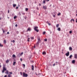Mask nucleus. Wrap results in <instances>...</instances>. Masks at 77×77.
Here are the masks:
<instances>
[{
  "label": "nucleus",
  "mask_w": 77,
  "mask_h": 77,
  "mask_svg": "<svg viewBox=\"0 0 77 77\" xmlns=\"http://www.w3.org/2000/svg\"><path fill=\"white\" fill-rule=\"evenodd\" d=\"M34 28L35 31H36L37 32H39V29H38V27L34 26Z\"/></svg>",
  "instance_id": "f257e3e1"
},
{
  "label": "nucleus",
  "mask_w": 77,
  "mask_h": 77,
  "mask_svg": "<svg viewBox=\"0 0 77 77\" xmlns=\"http://www.w3.org/2000/svg\"><path fill=\"white\" fill-rule=\"evenodd\" d=\"M23 77H27L28 76V75L27 74H26L25 72H23Z\"/></svg>",
  "instance_id": "f03ea898"
},
{
  "label": "nucleus",
  "mask_w": 77,
  "mask_h": 77,
  "mask_svg": "<svg viewBox=\"0 0 77 77\" xmlns=\"http://www.w3.org/2000/svg\"><path fill=\"white\" fill-rule=\"evenodd\" d=\"M5 71H6V68L5 67V66H4L3 67V69L2 71V72H4Z\"/></svg>",
  "instance_id": "7ed1b4c3"
},
{
  "label": "nucleus",
  "mask_w": 77,
  "mask_h": 77,
  "mask_svg": "<svg viewBox=\"0 0 77 77\" xmlns=\"http://www.w3.org/2000/svg\"><path fill=\"white\" fill-rule=\"evenodd\" d=\"M38 42L37 43V44H39V42H40L41 41V40H40V38H38Z\"/></svg>",
  "instance_id": "20e7f679"
},
{
  "label": "nucleus",
  "mask_w": 77,
  "mask_h": 77,
  "mask_svg": "<svg viewBox=\"0 0 77 77\" xmlns=\"http://www.w3.org/2000/svg\"><path fill=\"white\" fill-rule=\"evenodd\" d=\"M49 0H43V3H44V4L45 3V2H46H46H49Z\"/></svg>",
  "instance_id": "39448f33"
},
{
  "label": "nucleus",
  "mask_w": 77,
  "mask_h": 77,
  "mask_svg": "<svg viewBox=\"0 0 77 77\" xmlns=\"http://www.w3.org/2000/svg\"><path fill=\"white\" fill-rule=\"evenodd\" d=\"M69 52H68L66 54V56H69Z\"/></svg>",
  "instance_id": "423d86ee"
},
{
  "label": "nucleus",
  "mask_w": 77,
  "mask_h": 77,
  "mask_svg": "<svg viewBox=\"0 0 77 77\" xmlns=\"http://www.w3.org/2000/svg\"><path fill=\"white\" fill-rule=\"evenodd\" d=\"M74 57L75 59H77V54H74Z\"/></svg>",
  "instance_id": "0eeeda50"
},
{
  "label": "nucleus",
  "mask_w": 77,
  "mask_h": 77,
  "mask_svg": "<svg viewBox=\"0 0 77 77\" xmlns=\"http://www.w3.org/2000/svg\"><path fill=\"white\" fill-rule=\"evenodd\" d=\"M43 9H45H45H47V6H43Z\"/></svg>",
  "instance_id": "6e6552de"
},
{
  "label": "nucleus",
  "mask_w": 77,
  "mask_h": 77,
  "mask_svg": "<svg viewBox=\"0 0 77 77\" xmlns=\"http://www.w3.org/2000/svg\"><path fill=\"white\" fill-rule=\"evenodd\" d=\"M5 73L7 74H9V71L8 70H6V72H5Z\"/></svg>",
  "instance_id": "1a4fd4ad"
},
{
  "label": "nucleus",
  "mask_w": 77,
  "mask_h": 77,
  "mask_svg": "<svg viewBox=\"0 0 77 77\" xmlns=\"http://www.w3.org/2000/svg\"><path fill=\"white\" fill-rule=\"evenodd\" d=\"M42 54H43V55H44V54L45 55V54H46V52H42Z\"/></svg>",
  "instance_id": "9d476101"
},
{
  "label": "nucleus",
  "mask_w": 77,
  "mask_h": 77,
  "mask_svg": "<svg viewBox=\"0 0 77 77\" xmlns=\"http://www.w3.org/2000/svg\"><path fill=\"white\" fill-rule=\"evenodd\" d=\"M59 24H57L56 25V26L57 28L59 27Z\"/></svg>",
  "instance_id": "9b49d317"
},
{
  "label": "nucleus",
  "mask_w": 77,
  "mask_h": 77,
  "mask_svg": "<svg viewBox=\"0 0 77 77\" xmlns=\"http://www.w3.org/2000/svg\"><path fill=\"white\" fill-rule=\"evenodd\" d=\"M13 5L14 8H15V7L17 6V5L16 4H13Z\"/></svg>",
  "instance_id": "f8f14e48"
},
{
  "label": "nucleus",
  "mask_w": 77,
  "mask_h": 77,
  "mask_svg": "<svg viewBox=\"0 0 77 77\" xmlns=\"http://www.w3.org/2000/svg\"><path fill=\"white\" fill-rule=\"evenodd\" d=\"M69 50L70 51L72 50V48L71 47H70L69 48Z\"/></svg>",
  "instance_id": "ddd939ff"
},
{
  "label": "nucleus",
  "mask_w": 77,
  "mask_h": 77,
  "mask_svg": "<svg viewBox=\"0 0 77 77\" xmlns=\"http://www.w3.org/2000/svg\"><path fill=\"white\" fill-rule=\"evenodd\" d=\"M32 70H34V66L33 65L32 66Z\"/></svg>",
  "instance_id": "4468645a"
},
{
  "label": "nucleus",
  "mask_w": 77,
  "mask_h": 77,
  "mask_svg": "<svg viewBox=\"0 0 77 77\" xmlns=\"http://www.w3.org/2000/svg\"><path fill=\"white\" fill-rule=\"evenodd\" d=\"M9 62V60H7L6 61V63H8V62Z\"/></svg>",
  "instance_id": "2eb2a0df"
},
{
  "label": "nucleus",
  "mask_w": 77,
  "mask_h": 77,
  "mask_svg": "<svg viewBox=\"0 0 77 77\" xmlns=\"http://www.w3.org/2000/svg\"><path fill=\"white\" fill-rule=\"evenodd\" d=\"M72 21H73L74 22V19H71V20H70V22H71V23H72Z\"/></svg>",
  "instance_id": "dca6fc26"
},
{
  "label": "nucleus",
  "mask_w": 77,
  "mask_h": 77,
  "mask_svg": "<svg viewBox=\"0 0 77 77\" xmlns=\"http://www.w3.org/2000/svg\"><path fill=\"white\" fill-rule=\"evenodd\" d=\"M60 28L59 27L58 28V31H60Z\"/></svg>",
  "instance_id": "f3484780"
},
{
  "label": "nucleus",
  "mask_w": 77,
  "mask_h": 77,
  "mask_svg": "<svg viewBox=\"0 0 77 77\" xmlns=\"http://www.w3.org/2000/svg\"><path fill=\"white\" fill-rule=\"evenodd\" d=\"M75 60H73L72 62V63H75Z\"/></svg>",
  "instance_id": "a211bd4d"
},
{
  "label": "nucleus",
  "mask_w": 77,
  "mask_h": 77,
  "mask_svg": "<svg viewBox=\"0 0 77 77\" xmlns=\"http://www.w3.org/2000/svg\"><path fill=\"white\" fill-rule=\"evenodd\" d=\"M17 17V16H15L14 17V19H16Z\"/></svg>",
  "instance_id": "6ab92c4d"
},
{
  "label": "nucleus",
  "mask_w": 77,
  "mask_h": 77,
  "mask_svg": "<svg viewBox=\"0 0 77 77\" xmlns=\"http://www.w3.org/2000/svg\"><path fill=\"white\" fill-rule=\"evenodd\" d=\"M16 63V62L15 61L13 63V65H14V66L15 65Z\"/></svg>",
  "instance_id": "aec40b11"
},
{
  "label": "nucleus",
  "mask_w": 77,
  "mask_h": 77,
  "mask_svg": "<svg viewBox=\"0 0 77 77\" xmlns=\"http://www.w3.org/2000/svg\"><path fill=\"white\" fill-rule=\"evenodd\" d=\"M4 42L5 43V44H6V39H5L4 41Z\"/></svg>",
  "instance_id": "412c9836"
},
{
  "label": "nucleus",
  "mask_w": 77,
  "mask_h": 77,
  "mask_svg": "<svg viewBox=\"0 0 77 77\" xmlns=\"http://www.w3.org/2000/svg\"><path fill=\"white\" fill-rule=\"evenodd\" d=\"M72 55H70V56H69V58H70V59H71V58H72Z\"/></svg>",
  "instance_id": "4be33fe9"
},
{
  "label": "nucleus",
  "mask_w": 77,
  "mask_h": 77,
  "mask_svg": "<svg viewBox=\"0 0 77 77\" xmlns=\"http://www.w3.org/2000/svg\"><path fill=\"white\" fill-rule=\"evenodd\" d=\"M28 8H26L25 9V11H26V12H27L28 11Z\"/></svg>",
  "instance_id": "5701e85b"
},
{
  "label": "nucleus",
  "mask_w": 77,
  "mask_h": 77,
  "mask_svg": "<svg viewBox=\"0 0 77 77\" xmlns=\"http://www.w3.org/2000/svg\"><path fill=\"white\" fill-rule=\"evenodd\" d=\"M12 57H15L16 56L14 54H13L12 55Z\"/></svg>",
  "instance_id": "b1692460"
},
{
  "label": "nucleus",
  "mask_w": 77,
  "mask_h": 77,
  "mask_svg": "<svg viewBox=\"0 0 77 77\" xmlns=\"http://www.w3.org/2000/svg\"><path fill=\"white\" fill-rule=\"evenodd\" d=\"M8 77H11V74H8Z\"/></svg>",
  "instance_id": "393cba45"
},
{
  "label": "nucleus",
  "mask_w": 77,
  "mask_h": 77,
  "mask_svg": "<svg viewBox=\"0 0 77 77\" xmlns=\"http://www.w3.org/2000/svg\"><path fill=\"white\" fill-rule=\"evenodd\" d=\"M0 47H3V45L2 44H0Z\"/></svg>",
  "instance_id": "a878e982"
},
{
  "label": "nucleus",
  "mask_w": 77,
  "mask_h": 77,
  "mask_svg": "<svg viewBox=\"0 0 77 77\" xmlns=\"http://www.w3.org/2000/svg\"><path fill=\"white\" fill-rule=\"evenodd\" d=\"M57 15L58 16H59V15H61V14H60V13H59L57 14Z\"/></svg>",
  "instance_id": "bb28decb"
},
{
  "label": "nucleus",
  "mask_w": 77,
  "mask_h": 77,
  "mask_svg": "<svg viewBox=\"0 0 77 77\" xmlns=\"http://www.w3.org/2000/svg\"><path fill=\"white\" fill-rule=\"evenodd\" d=\"M32 39H34V37H31Z\"/></svg>",
  "instance_id": "cd10ccee"
},
{
  "label": "nucleus",
  "mask_w": 77,
  "mask_h": 77,
  "mask_svg": "<svg viewBox=\"0 0 77 77\" xmlns=\"http://www.w3.org/2000/svg\"><path fill=\"white\" fill-rule=\"evenodd\" d=\"M23 67L24 68V67H25V66H26L25 64H23Z\"/></svg>",
  "instance_id": "c85d7f7f"
},
{
  "label": "nucleus",
  "mask_w": 77,
  "mask_h": 77,
  "mask_svg": "<svg viewBox=\"0 0 77 77\" xmlns=\"http://www.w3.org/2000/svg\"><path fill=\"white\" fill-rule=\"evenodd\" d=\"M31 30L30 29V28H29L28 29V31H30Z\"/></svg>",
  "instance_id": "c756f323"
},
{
  "label": "nucleus",
  "mask_w": 77,
  "mask_h": 77,
  "mask_svg": "<svg viewBox=\"0 0 77 77\" xmlns=\"http://www.w3.org/2000/svg\"><path fill=\"white\" fill-rule=\"evenodd\" d=\"M45 33H46V32H43V35H44V34H45Z\"/></svg>",
  "instance_id": "7c9ffc66"
},
{
  "label": "nucleus",
  "mask_w": 77,
  "mask_h": 77,
  "mask_svg": "<svg viewBox=\"0 0 77 77\" xmlns=\"http://www.w3.org/2000/svg\"><path fill=\"white\" fill-rule=\"evenodd\" d=\"M69 33L70 34L72 33V31H69Z\"/></svg>",
  "instance_id": "2f4dec72"
},
{
  "label": "nucleus",
  "mask_w": 77,
  "mask_h": 77,
  "mask_svg": "<svg viewBox=\"0 0 77 77\" xmlns=\"http://www.w3.org/2000/svg\"><path fill=\"white\" fill-rule=\"evenodd\" d=\"M45 41H47V39L46 38V39H45Z\"/></svg>",
  "instance_id": "473e14b6"
},
{
  "label": "nucleus",
  "mask_w": 77,
  "mask_h": 77,
  "mask_svg": "<svg viewBox=\"0 0 77 77\" xmlns=\"http://www.w3.org/2000/svg\"><path fill=\"white\" fill-rule=\"evenodd\" d=\"M23 52H22V53H21V54H20V56H21V55H22V54H23Z\"/></svg>",
  "instance_id": "72a5a7b5"
},
{
  "label": "nucleus",
  "mask_w": 77,
  "mask_h": 77,
  "mask_svg": "<svg viewBox=\"0 0 77 77\" xmlns=\"http://www.w3.org/2000/svg\"><path fill=\"white\" fill-rule=\"evenodd\" d=\"M28 42H29V39H30V38H28Z\"/></svg>",
  "instance_id": "f704fd0d"
},
{
  "label": "nucleus",
  "mask_w": 77,
  "mask_h": 77,
  "mask_svg": "<svg viewBox=\"0 0 77 77\" xmlns=\"http://www.w3.org/2000/svg\"><path fill=\"white\" fill-rule=\"evenodd\" d=\"M55 15H56V14L53 15V17H56Z\"/></svg>",
  "instance_id": "c9c22d12"
},
{
  "label": "nucleus",
  "mask_w": 77,
  "mask_h": 77,
  "mask_svg": "<svg viewBox=\"0 0 77 77\" xmlns=\"http://www.w3.org/2000/svg\"><path fill=\"white\" fill-rule=\"evenodd\" d=\"M10 74H12V72H9Z\"/></svg>",
  "instance_id": "e433bc0d"
},
{
  "label": "nucleus",
  "mask_w": 77,
  "mask_h": 77,
  "mask_svg": "<svg viewBox=\"0 0 77 77\" xmlns=\"http://www.w3.org/2000/svg\"><path fill=\"white\" fill-rule=\"evenodd\" d=\"M46 23H47V24H48L49 23V22H48V21H47V22H46Z\"/></svg>",
  "instance_id": "4c0bfd02"
},
{
  "label": "nucleus",
  "mask_w": 77,
  "mask_h": 77,
  "mask_svg": "<svg viewBox=\"0 0 77 77\" xmlns=\"http://www.w3.org/2000/svg\"><path fill=\"white\" fill-rule=\"evenodd\" d=\"M48 24L49 26H51V24H50V23H48Z\"/></svg>",
  "instance_id": "58836bf2"
},
{
  "label": "nucleus",
  "mask_w": 77,
  "mask_h": 77,
  "mask_svg": "<svg viewBox=\"0 0 77 77\" xmlns=\"http://www.w3.org/2000/svg\"><path fill=\"white\" fill-rule=\"evenodd\" d=\"M58 62H56V65H57V63H58Z\"/></svg>",
  "instance_id": "ea45409f"
},
{
  "label": "nucleus",
  "mask_w": 77,
  "mask_h": 77,
  "mask_svg": "<svg viewBox=\"0 0 77 77\" xmlns=\"http://www.w3.org/2000/svg\"><path fill=\"white\" fill-rule=\"evenodd\" d=\"M55 63H54L53 65V66H55Z\"/></svg>",
  "instance_id": "a19ab883"
},
{
  "label": "nucleus",
  "mask_w": 77,
  "mask_h": 77,
  "mask_svg": "<svg viewBox=\"0 0 77 77\" xmlns=\"http://www.w3.org/2000/svg\"><path fill=\"white\" fill-rule=\"evenodd\" d=\"M20 74L21 75H22V74H23V73H22V72H20Z\"/></svg>",
  "instance_id": "79ce46f5"
},
{
  "label": "nucleus",
  "mask_w": 77,
  "mask_h": 77,
  "mask_svg": "<svg viewBox=\"0 0 77 77\" xmlns=\"http://www.w3.org/2000/svg\"><path fill=\"white\" fill-rule=\"evenodd\" d=\"M16 9H18V7H17L16 8Z\"/></svg>",
  "instance_id": "37998d69"
},
{
  "label": "nucleus",
  "mask_w": 77,
  "mask_h": 77,
  "mask_svg": "<svg viewBox=\"0 0 77 77\" xmlns=\"http://www.w3.org/2000/svg\"><path fill=\"white\" fill-rule=\"evenodd\" d=\"M15 27H17L18 26V25L17 24H16L15 25Z\"/></svg>",
  "instance_id": "c03bdc74"
},
{
  "label": "nucleus",
  "mask_w": 77,
  "mask_h": 77,
  "mask_svg": "<svg viewBox=\"0 0 77 77\" xmlns=\"http://www.w3.org/2000/svg\"><path fill=\"white\" fill-rule=\"evenodd\" d=\"M2 31H3V33H4L5 32V30L3 29H2Z\"/></svg>",
  "instance_id": "a18cd8bd"
},
{
  "label": "nucleus",
  "mask_w": 77,
  "mask_h": 77,
  "mask_svg": "<svg viewBox=\"0 0 77 77\" xmlns=\"http://www.w3.org/2000/svg\"><path fill=\"white\" fill-rule=\"evenodd\" d=\"M20 60L22 62L23 60L22 59V58H20Z\"/></svg>",
  "instance_id": "49530a36"
},
{
  "label": "nucleus",
  "mask_w": 77,
  "mask_h": 77,
  "mask_svg": "<svg viewBox=\"0 0 77 77\" xmlns=\"http://www.w3.org/2000/svg\"><path fill=\"white\" fill-rule=\"evenodd\" d=\"M7 34H8V35H9V32H7Z\"/></svg>",
  "instance_id": "de8ad7c7"
},
{
  "label": "nucleus",
  "mask_w": 77,
  "mask_h": 77,
  "mask_svg": "<svg viewBox=\"0 0 77 77\" xmlns=\"http://www.w3.org/2000/svg\"><path fill=\"white\" fill-rule=\"evenodd\" d=\"M8 14H9V10H8Z\"/></svg>",
  "instance_id": "09e8293b"
},
{
  "label": "nucleus",
  "mask_w": 77,
  "mask_h": 77,
  "mask_svg": "<svg viewBox=\"0 0 77 77\" xmlns=\"http://www.w3.org/2000/svg\"><path fill=\"white\" fill-rule=\"evenodd\" d=\"M13 42H14H14H15V41H14V40H13Z\"/></svg>",
  "instance_id": "8fccbe9b"
},
{
  "label": "nucleus",
  "mask_w": 77,
  "mask_h": 77,
  "mask_svg": "<svg viewBox=\"0 0 77 77\" xmlns=\"http://www.w3.org/2000/svg\"><path fill=\"white\" fill-rule=\"evenodd\" d=\"M39 6H41V4H39Z\"/></svg>",
  "instance_id": "3c124183"
},
{
  "label": "nucleus",
  "mask_w": 77,
  "mask_h": 77,
  "mask_svg": "<svg viewBox=\"0 0 77 77\" xmlns=\"http://www.w3.org/2000/svg\"><path fill=\"white\" fill-rule=\"evenodd\" d=\"M76 23H77V19H76Z\"/></svg>",
  "instance_id": "603ef678"
},
{
  "label": "nucleus",
  "mask_w": 77,
  "mask_h": 77,
  "mask_svg": "<svg viewBox=\"0 0 77 77\" xmlns=\"http://www.w3.org/2000/svg\"><path fill=\"white\" fill-rule=\"evenodd\" d=\"M24 18H25V19H26V18H27V17H25Z\"/></svg>",
  "instance_id": "864d4df0"
},
{
  "label": "nucleus",
  "mask_w": 77,
  "mask_h": 77,
  "mask_svg": "<svg viewBox=\"0 0 77 77\" xmlns=\"http://www.w3.org/2000/svg\"><path fill=\"white\" fill-rule=\"evenodd\" d=\"M48 40H49V41H50V38H49V39H48Z\"/></svg>",
  "instance_id": "5fc2aeb1"
},
{
  "label": "nucleus",
  "mask_w": 77,
  "mask_h": 77,
  "mask_svg": "<svg viewBox=\"0 0 77 77\" xmlns=\"http://www.w3.org/2000/svg\"><path fill=\"white\" fill-rule=\"evenodd\" d=\"M76 16H77V14H76Z\"/></svg>",
  "instance_id": "6e6d98bb"
},
{
  "label": "nucleus",
  "mask_w": 77,
  "mask_h": 77,
  "mask_svg": "<svg viewBox=\"0 0 77 77\" xmlns=\"http://www.w3.org/2000/svg\"><path fill=\"white\" fill-rule=\"evenodd\" d=\"M61 0H60V1H61Z\"/></svg>",
  "instance_id": "4d7b16f0"
},
{
  "label": "nucleus",
  "mask_w": 77,
  "mask_h": 77,
  "mask_svg": "<svg viewBox=\"0 0 77 77\" xmlns=\"http://www.w3.org/2000/svg\"><path fill=\"white\" fill-rule=\"evenodd\" d=\"M34 47H35V46H34Z\"/></svg>",
  "instance_id": "13d9d810"
},
{
  "label": "nucleus",
  "mask_w": 77,
  "mask_h": 77,
  "mask_svg": "<svg viewBox=\"0 0 77 77\" xmlns=\"http://www.w3.org/2000/svg\"><path fill=\"white\" fill-rule=\"evenodd\" d=\"M17 1H18V0H17Z\"/></svg>",
  "instance_id": "bf43d9fd"
}]
</instances>
